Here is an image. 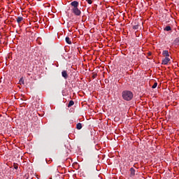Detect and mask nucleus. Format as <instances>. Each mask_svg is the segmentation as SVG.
Returning a JSON list of instances; mask_svg holds the SVG:
<instances>
[{
	"label": "nucleus",
	"instance_id": "obj_19",
	"mask_svg": "<svg viewBox=\"0 0 179 179\" xmlns=\"http://www.w3.org/2000/svg\"><path fill=\"white\" fill-rule=\"evenodd\" d=\"M105 83H108V79H106V80H105Z\"/></svg>",
	"mask_w": 179,
	"mask_h": 179
},
{
	"label": "nucleus",
	"instance_id": "obj_13",
	"mask_svg": "<svg viewBox=\"0 0 179 179\" xmlns=\"http://www.w3.org/2000/svg\"><path fill=\"white\" fill-rule=\"evenodd\" d=\"M175 44L179 45V37L175 39Z\"/></svg>",
	"mask_w": 179,
	"mask_h": 179
},
{
	"label": "nucleus",
	"instance_id": "obj_18",
	"mask_svg": "<svg viewBox=\"0 0 179 179\" xmlns=\"http://www.w3.org/2000/svg\"><path fill=\"white\" fill-rule=\"evenodd\" d=\"M96 78H97V73H93L92 78H93V79H96Z\"/></svg>",
	"mask_w": 179,
	"mask_h": 179
},
{
	"label": "nucleus",
	"instance_id": "obj_1",
	"mask_svg": "<svg viewBox=\"0 0 179 179\" xmlns=\"http://www.w3.org/2000/svg\"><path fill=\"white\" fill-rule=\"evenodd\" d=\"M71 5L72 6V13H73L76 16H80V15H82V11H80V10L78 8L79 6V2L73 1L71 3Z\"/></svg>",
	"mask_w": 179,
	"mask_h": 179
},
{
	"label": "nucleus",
	"instance_id": "obj_16",
	"mask_svg": "<svg viewBox=\"0 0 179 179\" xmlns=\"http://www.w3.org/2000/svg\"><path fill=\"white\" fill-rule=\"evenodd\" d=\"M13 167L15 170H17L19 169V164H14Z\"/></svg>",
	"mask_w": 179,
	"mask_h": 179
},
{
	"label": "nucleus",
	"instance_id": "obj_17",
	"mask_svg": "<svg viewBox=\"0 0 179 179\" xmlns=\"http://www.w3.org/2000/svg\"><path fill=\"white\" fill-rule=\"evenodd\" d=\"M86 2H87V3H89V5H92V3H93V1L92 0H85Z\"/></svg>",
	"mask_w": 179,
	"mask_h": 179
},
{
	"label": "nucleus",
	"instance_id": "obj_14",
	"mask_svg": "<svg viewBox=\"0 0 179 179\" xmlns=\"http://www.w3.org/2000/svg\"><path fill=\"white\" fill-rule=\"evenodd\" d=\"M20 85H24V79H23V78H21L20 80Z\"/></svg>",
	"mask_w": 179,
	"mask_h": 179
},
{
	"label": "nucleus",
	"instance_id": "obj_20",
	"mask_svg": "<svg viewBox=\"0 0 179 179\" xmlns=\"http://www.w3.org/2000/svg\"><path fill=\"white\" fill-rule=\"evenodd\" d=\"M134 167L135 169H138V167H136V164H134Z\"/></svg>",
	"mask_w": 179,
	"mask_h": 179
},
{
	"label": "nucleus",
	"instance_id": "obj_2",
	"mask_svg": "<svg viewBox=\"0 0 179 179\" xmlns=\"http://www.w3.org/2000/svg\"><path fill=\"white\" fill-rule=\"evenodd\" d=\"M122 97L125 101H131L134 99V93L129 90H124L122 92Z\"/></svg>",
	"mask_w": 179,
	"mask_h": 179
},
{
	"label": "nucleus",
	"instance_id": "obj_21",
	"mask_svg": "<svg viewBox=\"0 0 179 179\" xmlns=\"http://www.w3.org/2000/svg\"><path fill=\"white\" fill-rule=\"evenodd\" d=\"M50 179H52V178H50Z\"/></svg>",
	"mask_w": 179,
	"mask_h": 179
},
{
	"label": "nucleus",
	"instance_id": "obj_7",
	"mask_svg": "<svg viewBox=\"0 0 179 179\" xmlns=\"http://www.w3.org/2000/svg\"><path fill=\"white\" fill-rule=\"evenodd\" d=\"M164 30L165 31H171V27L170 26H166L165 28H164Z\"/></svg>",
	"mask_w": 179,
	"mask_h": 179
},
{
	"label": "nucleus",
	"instance_id": "obj_12",
	"mask_svg": "<svg viewBox=\"0 0 179 179\" xmlns=\"http://www.w3.org/2000/svg\"><path fill=\"white\" fill-rule=\"evenodd\" d=\"M77 129H80L82 128V123H78L76 125Z\"/></svg>",
	"mask_w": 179,
	"mask_h": 179
},
{
	"label": "nucleus",
	"instance_id": "obj_5",
	"mask_svg": "<svg viewBox=\"0 0 179 179\" xmlns=\"http://www.w3.org/2000/svg\"><path fill=\"white\" fill-rule=\"evenodd\" d=\"M62 76L64 78V79H68V73L66 72V71H63L62 72Z\"/></svg>",
	"mask_w": 179,
	"mask_h": 179
},
{
	"label": "nucleus",
	"instance_id": "obj_11",
	"mask_svg": "<svg viewBox=\"0 0 179 179\" xmlns=\"http://www.w3.org/2000/svg\"><path fill=\"white\" fill-rule=\"evenodd\" d=\"M133 29L134 30H138V29H139V24H135V25H133Z\"/></svg>",
	"mask_w": 179,
	"mask_h": 179
},
{
	"label": "nucleus",
	"instance_id": "obj_4",
	"mask_svg": "<svg viewBox=\"0 0 179 179\" xmlns=\"http://www.w3.org/2000/svg\"><path fill=\"white\" fill-rule=\"evenodd\" d=\"M162 55L166 57V58H169L170 57V54L169 53V50H164L162 52Z\"/></svg>",
	"mask_w": 179,
	"mask_h": 179
},
{
	"label": "nucleus",
	"instance_id": "obj_10",
	"mask_svg": "<svg viewBox=\"0 0 179 179\" xmlns=\"http://www.w3.org/2000/svg\"><path fill=\"white\" fill-rule=\"evenodd\" d=\"M73 104H75V102L73 101H70L69 104H68V107H72V106H73Z\"/></svg>",
	"mask_w": 179,
	"mask_h": 179
},
{
	"label": "nucleus",
	"instance_id": "obj_3",
	"mask_svg": "<svg viewBox=\"0 0 179 179\" xmlns=\"http://www.w3.org/2000/svg\"><path fill=\"white\" fill-rule=\"evenodd\" d=\"M170 62V59L169 57H165L164 59H162V65H167Z\"/></svg>",
	"mask_w": 179,
	"mask_h": 179
},
{
	"label": "nucleus",
	"instance_id": "obj_8",
	"mask_svg": "<svg viewBox=\"0 0 179 179\" xmlns=\"http://www.w3.org/2000/svg\"><path fill=\"white\" fill-rule=\"evenodd\" d=\"M23 20V17H17V22L19 24Z\"/></svg>",
	"mask_w": 179,
	"mask_h": 179
},
{
	"label": "nucleus",
	"instance_id": "obj_9",
	"mask_svg": "<svg viewBox=\"0 0 179 179\" xmlns=\"http://www.w3.org/2000/svg\"><path fill=\"white\" fill-rule=\"evenodd\" d=\"M66 43H67V44H72V41H71L69 37H66Z\"/></svg>",
	"mask_w": 179,
	"mask_h": 179
},
{
	"label": "nucleus",
	"instance_id": "obj_6",
	"mask_svg": "<svg viewBox=\"0 0 179 179\" xmlns=\"http://www.w3.org/2000/svg\"><path fill=\"white\" fill-rule=\"evenodd\" d=\"M135 172H136L135 169H134V168L130 169V176H131V177H134L135 176Z\"/></svg>",
	"mask_w": 179,
	"mask_h": 179
},
{
	"label": "nucleus",
	"instance_id": "obj_15",
	"mask_svg": "<svg viewBox=\"0 0 179 179\" xmlns=\"http://www.w3.org/2000/svg\"><path fill=\"white\" fill-rule=\"evenodd\" d=\"M157 87V83H155L154 85L152 86V89H156Z\"/></svg>",
	"mask_w": 179,
	"mask_h": 179
}]
</instances>
